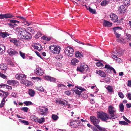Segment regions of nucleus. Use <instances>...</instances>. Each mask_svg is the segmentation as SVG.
Here are the masks:
<instances>
[{"label":"nucleus","instance_id":"nucleus-44","mask_svg":"<svg viewBox=\"0 0 131 131\" xmlns=\"http://www.w3.org/2000/svg\"><path fill=\"white\" fill-rule=\"evenodd\" d=\"M117 40L118 42L121 43H124L125 42L124 39L123 38L118 39Z\"/></svg>","mask_w":131,"mask_h":131},{"label":"nucleus","instance_id":"nucleus-62","mask_svg":"<svg viewBox=\"0 0 131 131\" xmlns=\"http://www.w3.org/2000/svg\"><path fill=\"white\" fill-rule=\"evenodd\" d=\"M58 87H59L61 88V89H65V86L64 85L62 84H59L58 85Z\"/></svg>","mask_w":131,"mask_h":131},{"label":"nucleus","instance_id":"nucleus-21","mask_svg":"<svg viewBox=\"0 0 131 131\" xmlns=\"http://www.w3.org/2000/svg\"><path fill=\"white\" fill-rule=\"evenodd\" d=\"M28 93L29 94L31 97L34 96L35 93L34 91L31 89H29Z\"/></svg>","mask_w":131,"mask_h":131},{"label":"nucleus","instance_id":"nucleus-12","mask_svg":"<svg viewBox=\"0 0 131 131\" xmlns=\"http://www.w3.org/2000/svg\"><path fill=\"white\" fill-rule=\"evenodd\" d=\"M7 52L9 54L10 56L18 54V53L14 50L11 48L9 49L7 51Z\"/></svg>","mask_w":131,"mask_h":131},{"label":"nucleus","instance_id":"nucleus-54","mask_svg":"<svg viewBox=\"0 0 131 131\" xmlns=\"http://www.w3.org/2000/svg\"><path fill=\"white\" fill-rule=\"evenodd\" d=\"M31 118L32 120H34L36 122L37 118L35 115H33L31 116Z\"/></svg>","mask_w":131,"mask_h":131},{"label":"nucleus","instance_id":"nucleus-25","mask_svg":"<svg viewBox=\"0 0 131 131\" xmlns=\"http://www.w3.org/2000/svg\"><path fill=\"white\" fill-rule=\"evenodd\" d=\"M59 102L60 104L63 105L64 106H66L68 103L67 101L65 100L59 101Z\"/></svg>","mask_w":131,"mask_h":131},{"label":"nucleus","instance_id":"nucleus-29","mask_svg":"<svg viewBox=\"0 0 131 131\" xmlns=\"http://www.w3.org/2000/svg\"><path fill=\"white\" fill-rule=\"evenodd\" d=\"M5 97H4L2 100V101L1 102L0 104V107L1 108L3 107L4 105H5Z\"/></svg>","mask_w":131,"mask_h":131},{"label":"nucleus","instance_id":"nucleus-59","mask_svg":"<svg viewBox=\"0 0 131 131\" xmlns=\"http://www.w3.org/2000/svg\"><path fill=\"white\" fill-rule=\"evenodd\" d=\"M119 96L121 98H123L124 97V95L121 92H119L118 93Z\"/></svg>","mask_w":131,"mask_h":131},{"label":"nucleus","instance_id":"nucleus-37","mask_svg":"<svg viewBox=\"0 0 131 131\" xmlns=\"http://www.w3.org/2000/svg\"><path fill=\"white\" fill-rule=\"evenodd\" d=\"M97 128L100 131H107L105 128L101 127L99 125L97 126Z\"/></svg>","mask_w":131,"mask_h":131},{"label":"nucleus","instance_id":"nucleus-60","mask_svg":"<svg viewBox=\"0 0 131 131\" xmlns=\"http://www.w3.org/2000/svg\"><path fill=\"white\" fill-rule=\"evenodd\" d=\"M11 95L13 97H16L17 96V93L15 92H13L11 94Z\"/></svg>","mask_w":131,"mask_h":131},{"label":"nucleus","instance_id":"nucleus-48","mask_svg":"<svg viewBox=\"0 0 131 131\" xmlns=\"http://www.w3.org/2000/svg\"><path fill=\"white\" fill-rule=\"evenodd\" d=\"M77 122V120H75L72 121L70 122V125L71 126H75V124H76V123Z\"/></svg>","mask_w":131,"mask_h":131},{"label":"nucleus","instance_id":"nucleus-7","mask_svg":"<svg viewBox=\"0 0 131 131\" xmlns=\"http://www.w3.org/2000/svg\"><path fill=\"white\" fill-rule=\"evenodd\" d=\"M40 114L42 115H45L48 112V109L47 108H39L38 110Z\"/></svg>","mask_w":131,"mask_h":131},{"label":"nucleus","instance_id":"nucleus-41","mask_svg":"<svg viewBox=\"0 0 131 131\" xmlns=\"http://www.w3.org/2000/svg\"><path fill=\"white\" fill-rule=\"evenodd\" d=\"M74 92L77 94L80 95L82 92V91H79L77 89H75L74 90Z\"/></svg>","mask_w":131,"mask_h":131},{"label":"nucleus","instance_id":"nucleus-22","mask_svg":"<svg viewBox=\"0 0 131 131\" xmlns=\"http://www.w3.org/2000/svg\"><path fill=\"white\" fill-rule=\"evenodd\" d=\"M21 82L27 86H29L31 83L30 81L25 80H23V81H22Z\"/></svg>","mask_w":131,"mask_h":131},{"label":"nucleus","instance_id":"nucleus-23","mask_svg":"<svg viewBox=\"0 0 131 131\" xmlns=\"http://www.w3.org/2000/svg\"><path fill=\"white\" fill-rule=\"evenodd\" d=\"M0 87H3L7 89L10 90L12 89V87L6 84H2L0 85Z\"/></svg>","mask_w":131,"mask_h":131},{"label":"nucleus","instance_id":"nucleus-8","mask_svg":"<svg viewBox=\"0 0 131 131\" xmlns=\"http://www.w3.org/2000/svg\"><path fill=\"white\" fill-rule=\"evenodd\" d=\"M35 71L36 74L39 76L42 75L44 73L43 70L39 67L37 68Z\"/></svg>","mask_w":131,"mask_h":131},{"label":"nucleus","instance_id":"nucleus-31","mask_svg":"<svg viewBox=\"0 0 131 131\" xmlns=\"http://www.w3.org/2000/svg\"><path fill=\"white\" fill-rule=\"evenodd\" d=\"M23 103L27 106L30 105H32L33 104L32 102L30 101H25Z\"/></svg>","mask_w":131,"mask_h":131},{"label":"nucleus","instance_id":"nucleus-4","mask_svg":"<svg viewBox=\"0 0 131 131\" xmlns=\"http://www.w3.org/2000/svg\"><path fill=\"white\" fill-rule=\"evenodd\" d=\"M15 30L18 32L21 39L22 38V36H23L26 33L25 30L20 27L16 28Z\"/></svg>","mask_w":131,"mask_h":131},{"label":"nucleus","instance_id":"nucleus-15","mask_svg":"<svg viewBox=\"0 0 131 131\" xmlns=\"http://www.w3.org/2000/svg\"><path fill=\"white\" fill-rule=\"evenodd\" d=\"M23 36H22V38H21V39H24L25 40L30 39L31 37V35H29V34L28 33H27L26 34H25V35Z\"/></svg>","mask_w":131,"mask_h":131},{"label":"nucleus","instance_id":"nucleus-20","mask_svg":"<svg viewBox=\"0 0 131 131\" xmlns=\"http://www.w3.org/2000/svg\"><path fill=\"white\" fill-rule=\"evenodd\" d=\"M111 67L109 65H106L105 67V68L107 69V70H106V72L108 73H111Z\"/></svg>","mask_w":131,"mask_h":131},{"label":"nucleus","instance_id":"nucleus-51","mask_svg":"<svg viewBox=\"0 0 131 131\" xmlns=\"http://www.w3.org/2000/svg\"><path fill=\"white\" fill-rule=\"evenodd\" d=\"M81 124H80V122L78 121L77 120V122L76 123V124H75V126H74V127L75 128H77L78 127V126L81 125Z\"/></svg>","mask_w":131,"mask_h":131},{"label":"nucleus","instance_id":"nucleus-24","mask_svg":"<svg viewBox=\"0 0 131 131\" xmlns=\"http://www.w3.org/2000/svg\"><path fill=\"white\" fill-rule=\"evenodd\" d=\"M126 9L124 6L123 5H121L118 9V11L121 13H124Z\"/></svg>","mask_w":131,"mask_h":131},{"label":"nucleus","instance_id":"nucleus-63","mask_svg":"<svg viewBox=\"0 0 131 131\" xmlns=\"http://www.w3.org/2000/svg\"><path fill=\"white\" fill-rule=\"evenodd\" d=\"M0 76L4 79H6L7 78V76L5 75L4 74L0 72Z\"/></svg>","mask_w":131,"mask_h":131},{"label":"nucleus","instance_id":"nucleus-49","mask_svg":"<svg viewBox=\"0 0 131 131\" xmlns=\"http://www.w3.org/2000/svg\"><path fill=\"white\" fill-rule=\"evenodd\" d=\"M52 118L54 120H57L58 118V116L57 115L52 114Z\"/></svg>","mask_w":131,"mask_h":131},{"label":"nucleus","instance_id":"nucleus-28","mask_svg":"<svg viewBox=\"0 0 131 131\" xmlns=\"http://www.w3.org/2000/svg\"><path fill=\"white\" fill-rule=\"evenodd\" d=\"M75 55L76 57L78 58H81L82 57V54L79 51L76 52Z\"/></svg>","mask_w":131,"mask_h":131},{"label":"nucleus","instance_id":"nucleus-57","mask_svg":"<svg viewBox=\"0 0 131 131\" xmlns=\"http://www.w3.org/2000/svg\"><path fill=\"white\" fill-rule=\"evenodd\" d=\"M28 108L27 107H24L21 108V109L23 110L24 112H27L28 110Z\"/></svg>","mask_w":131,"mask_h":131},{"label":"nucleus","instance_id":"nucleus-17","mask_svg":"<svg viewBox=\"0 0 131 131\" xmlns=\"http://www.w3.org/2000/svg\"><path fill=\"white\" fill-rule=\"evenodd\" d=\"M103 24L105 26L109 27L112 25V24L107 21L104 20L103 22Z\"/></svg>","mask_w":131,"mask_h":131},{"label":"nucleus","instance_id":"nucleus-61","mask_svg":"<svg viewBox=\"0 0 131 131\" xmlns=\"http://www.w3.org/2000/svg\"><path fill=\"white\" fill-rule=\"evenodd\" d=\"M19 53L20 55L23 59H24L25 58V53H23L20 51L19 52Z\"/></svg>","mask_w":131,"mask_h":131},{"label":"nucleus","instance_id":"nucleus-34","mask_svg":"<svg viewBox=\"0 0 131 131\" xmlns=\"http://www.w3.org/2000/svg\"><path fill=\"white\" fill-rule=\"evenodd\" d=\"M110 78L108 77H107L106 78H104L103 79V81H102V80H100V81L101 82H107L109 81Z\"/></svg>","mask_w":131,"mask_h":131},{"label":"nucleus","instance_id":"nucleus-47","mask_svg":"<svg viewBox=\"0 0 131 131\" xmlns=\"http://www.w3.org/2000/svg\"><path fill=\"white\" fill-rule=\"evenodd\" d=\"M10 22L11 23L14 24L15 26L17 25L16 24H18L19 22V21L13 20H10Z\"/></svg>","mask_w":131,"mask_h":131},{"label":"nucleus","instance_id":"nucleus-26","mask_svg":"<svg viewBox=\"0 0 131 131\" xmlns=\"http://www.w3.org/2000/svg\"><path fill=\"white\" fill-rule=\"evenodd\" d=\"M10 42H13L14 44L16 45L17 46L18 45V43L19 42V40L17 39H11L10 40Z\"/></svg>","mask_w":131,"mask_h":131},{"label":"nucleus","instance_id":"nucleus-55","mask_svg":"<svg viewBox=\"0 0 131 131\" xmlns=\"http://www.w3.org/2000/svg\"><path fill=\"white\" fill-rule=\"evenodd\" d=\"M32 79L34 80H37L38 81L39 80H40V81H41V80H42V79L39 77H32Z\"/></svg>","mask_w":131,"mask_h":131},{"label":"nucleus","instance_id":"nucleus-18","mask_svg":"<svg viewBox=\"0 0 131 131\" xmlns=\"http://www.w3.org/2000/svg\"><path fill=\"white\" fill-rule=\"evenodd\" d=\"M79 61L77 59L75 58H73L71 60V63L72 65L75 66L76 65V63H78Z\"/></svg>","mask_w":131,"mask_h":131},{"label":"nucleus","instance_id":"nucleus-36","mask_svg":"<svg viewBox=\"0 0 131 131\" xmlns=\"http://www.w3.org/2000/svg\"><path fill=\"white\" fill-rule=\"evenodd\" d=\"M0 35L2 36L3 38H4L9 36V34L7 32L1 33L0 34Z\"/></svg>","mask_w":131,"mask_h":131},{"label":"nucleus","instance_id":"nucleus-39","mask_svg":"<svg viewBox=\"0 0 131 131\" xmlns=\"http://www.w3.org/2000/svg\"><path fill=\"white\" fill-rule=\"evenodd\" d=\"M19 121L20 122L22 123L25 125H27L29 124L28 122L27 121L21 120V119H19Z\"/></svg>","mask_w":131,"mask_h":131},{"label":"nucleus","instance_id":"nucleus-56","mask_svg":"<svg viewBox=\"0 0 131 131\" xmlns=\"http://www.w3.org/2000/svg\"><path fill=\"white\" fill-rule=\"evenodd\" d=\"M96 65L97 66H103V64L102 63L98 62L96 63Z\"/></svg>","mask_w":131,"mask_h":131},{"label":"nucleus","instance_id":"nucleus-43","mask_svg":"<svg viewBox=\"0 0 131 131\" xmlns=\"http://www.w3.org/2000/svg\"><path fill=\"white\" fill-rule=\"evenodd\" d=\"M36 89L41 92H43L44 91L43 87L41 86L40 87H36Z\"/></svg>","mask_w":131,"mask_h":131},{"label":"nucleus","instance_id":"nucleus-3","mask_svg":"<svg viewBox=\"0 0 131 131\" xmlns=\"http://www.w3.org/2000/svg\"><path fill=\"white\" fill-rule=\"evenodd\" d=\"M64 52L68 56L71 57L73 55L74 50L72 47H68L66 48Z\"/></svg>","mask_w":131,"mask_h":131},{"label":"nucleus","instance_id":"nucleus-58","mask_svg":"<svg viewBox=\"0 0 131 131\" xmlns=\"http://www.w3.org/2000/svg\"><path fill=\"white\" fill-rule=\"evenodd\" d=\"M21 74H17L15 76L16 78L17 79H19L21 78Z\"/></svg>","mask_w":131,"mask_h":131},{"label":"nucleus","instance_id":"nucleus-53","mask_svg":"<svg viewBox=\"0 0 131 131\" xmlns=\"http://www.w3.org/2000/svg\"><path fill=\"white\" fill-rule=\"evenodd\" d=\"M0 91L4 93L5 94V95L4 94V97H5V98L7 96L9 95V93L8 92H5L4 91H3L1 90H0Z\"/></svg>","mask_w":131,"mask_h":131},{"label":"nucleus","instance_id":"nucleus-13","mask_svg":"<svg viewBox=\"0 0 131 131\" xmlns=\"http://www.w3.org/2000/svg\"><path fill=\"white\" fill-rule=\"evenodd\" d=\"M96 73L102 77H105L106 76V74L104 72L101 70H99L97 71Z\"/></svg>","mask_w":131,"mask_h":131},{"label":"nucleus","instance_id":"nucleus-50","mask_svg":"<svg viewBox=\"0 0 131 131\" xmlns=\"http://www.w3.org/2000/svg\"><path fill=\"white\" fill-rule=\"evenodd\" d=\"M44 40H46L47 41H49L50 40L51 38L49 37H46L45 36H43L41 37Z\"/></svg>","mask_w":131,"mask_h":131},{"label":"nucleus","instance_id":"nucleus-32","mask_svg":"<svg viewBox=\"0 0 131 131\" xmlns=\"http://www.w3.org/2000/svg\"><path fill=\"white\" fill-rule=\"evenodd\" d=\"M130 3V0H125L123 2V4L126 6H129Z\"/></svg>","mask_w":131,"mask_h":131},{"label":"nucleus","instance_id":"nucleus-6","mask_svg":"<svg viewBox=\"0 0 131 131\" xmlns=\"http://www.w3.org/2000/svg\"><path fill=\"white\" fill-rule=\"evenodd\" d=\"M90 118L91 121L97 128V126L99 125L97 124L99 123L100 120L97 117L94 116H91Z\"/></svg>","mask_w":131,"mask_h":131},{"label":"nucleus","instance_id":"nucleus-19","mask_svg":"<svg viewBox=\"0 0 131 131\" xmlns=\"http://www.w3.org/2000/svg\"><path fill=\"white\" fill-rule=\"evenodd\" d=\"M105 88L109 92L111 93L113 91V87L111 86L106 85L105 86Z\"/></svg>","mask_w":131,"mask_h":131},{"label":"nucleus","instance_id":"nucleus-45","mask_svg":"<svg viewBox=\"0 0 131 131\" xmlns=\"http://www.w3.org/2000/svg\"><path fill=\"white\" fill-rule=\"evenodd\" d=\"M119 107L120 111L123 112L124 110V106L122 103L120 104L119 105Z\"/></svg>","mask_w":131,"mask_h":131},{"label":"nucleus","instance_id":"nucleus-33","mask_svg":"<svg viewBox=\"0 0 131 131\" xmlns=\"http://www.w3.org/2000/svg\"><path fill=\"white\" fill-rule=\"evenodd\" d=\"M87 9L92 14H95L96 13V10L95 9H93L89 7Z\"/></svg>","mask_w":131,"mask_h":131},{"label":"nucleus","instance_id":"nucleus-10","mask_svg":"<svg viewBox=\"0 0 131 131\" xmlns=\"http://www.w3.org/2000/svg\"><path fill=\"white\" fill-rule=\"evenodd\" d=\"M110 16L111 18V20L113 22H115L118 21V16L112 13L110 15Z\"/></svg>","mask_w":131,"mask_h":131},{"label":"nucleus","instance_id":"nucleus-30","mask_svg":"<svg viewBox=\"0 0 131 131\" xmlns=\"http://www.w3.org/2000/svg\"><path fill=\"white\" fill-rule=\"evenodd\" d=\"M121 30V28L118 27H115L113 28V30L114 33L118 32L119 30Z\"/></svg>","mask_w":131,"mask_h":131},{"label":"nucleus","instance_id":"nucleus-40","mask_svg":"<svg viewBox=\"0 0 131 131\" xmlns=\"http://www.w3.org/2000/svg\"><path fill=\"white\" fill-rule=\"evenodd\" d=\"M4 18H10L13 17L12 15L8 14H4Z\"/></svg>","mask_w":131,"mask_h":131},{"label":"nucleus","instance_id":"nucleus-64","mask_svg":"<svg viewBox=\"0 0 131 131\" xmlns=\"http://www.w3.org/2000/svg\"><path fill=\"white\" fill-rule=\"evenodd\" d=\"M122 117L124 120L126 121L127 122L129 123H130V121L127 119L124 116H122Z\"/></svg>","mask_w":131,"mask_h":131},{"label":"nucleus","instance_id":"nucleus-2","mask_svg":"<svg viewBox=\"0 0 131 131\" xmlns=\"http://www.w3.org/2000/svg\"><path fill=\"white\" fill-rule=\"evenodd\" d=\"M50 50L54 53L58 54L60 52V48L59 46L56 45H51L49 47Z\"/></svg>","mask_w":131,"mask_h":131},{"label":"nucleus","instance_id":"nucleus-11","mask_svg":"<svg viewBox=\"0 0 131 131\" xmlns=\"http://www.w3.org/2000/svg\"><path fill=\"white\" fill-rule=\"evenodd\" d=\"M26 33L29 34H31V33H34V29L31 27H28L25 29Z\"/></svg>","mask_w":131,"mask_h":131},{"label":"nucleus","instance_id":"nucleus-1","mask_svg":"<svg viewBox=\"0 0 131 131\" xmlns=\"http://www.w3.org/2000/svg\"><path fill=\"white\" fill-rule=\"evenodd\" d=\"M108 111L109 113L110 114V116L106 113L102 111L98 112V118L103 121H106L109 118L111 119H114L117 117V116L115 113V110L114 107L111 106H109Z\"/></svg>","mask_w":131,"mask_h":131},{"label":"nucleus","instance_id":"nucleus-46","mask_svg":"<svg viewBox=\"0 0 131 131\" xmlns=\"http://www.w3.org/2000/svg\"><path fill=\"white\" fill-rule=\"evenodd\" d=\"M119 123L120 124L122 125H127L128 124V123L125 121H119Z\"/></svg>","mask_w":131,"mask_h":131},{"label":"nucleus","instance_id":"nucleus-27","mask_svg":"<svg viewBox=\"0 0 131 131\" xmlns=\"http://www.w3.org/2000/svg\"><path fill=\"white\" fill-rule=\"evenodd\" d=\"M109 2V1L104 0L101 3V5L102 6H104L108 4Z\"/></svg>","mask_w":131,"mask_h":131},{"label":"nucleus","instance_id":"nucleus-9","mask_svg":"<svg viewBox=\"0 0 131 131\" xmlns=\"http://www.w3.org/2000/svg\"><path fill=\"white\" fill-rule=\"evenodd\" d=\"M87 67V66L84 64H81L79 67H78L77 68V70L81 72H82Z\"/></svg>","mask_w":131,"mask_h":131},{"label":"nucleus","instance_id":"nucleus-52","mask_svg":"<svg viewBox=\"0 0 131 131\" xmlns=\"http://www.w3.org/2000/svg\"><path fill=\"white\" fill-rule=\"evenodd\" d=\"M41 34L40 32H38L37 33L35 37L36 39H38V38L41 37Z\"/></svg>","mask_w":131,"mask_h":131},{"label":"nucleus","instance_id":"nucleus-16","mask_svg":"<svg viewBox=\"0 0 131 131\" xmlns=\"http://www.w3.org/2000/svg\"><path fill=\"white\" fill-rule=\"evenodd\" d=\"M6 48L5 46L3 45H0V54L4 52L5 51Z\"/></svg>","mask_w":131,"mask_h":131},{"label":"nucleus","instance_id":"nucleus-5","mask_svg":"<svg viewBox=\"0 0 131 131\" xmlns=\"http://www.w3.org/2000/svg\"><path fill=\"white\" fill-rule=\"evenodd\" d=\"M43 78L44 80L50 82L56 83L57 82L56 79L55 78L49 76H44Z\"/></svg>","mask_w":131,"mask_h":131},{"label":"nucleus","instance_id":"nucleus-38","mask_svg":"<svg viewBox=\"0 0 131 131\" xmlns=\"http://www.w3.org/2000/svg\"><path fill=\"white\" fill-rule=\"evenodd\" d=\"M0 67L1 69L3 70H5L7 68V67L6 66L3 64H1Z\"/></svg>","mask_w":131,"mask_h":131},{"label":"nucleus","instance_id":"nucleus-14","mask_svg":"<svg viewBox=\"0 0 131 131\" xmlns=\"http://www.w3.org/2000/svg\"><path fill=\"white\" fill-rule=\"evenodd\" d=\"M38 45L40 47V48L39 49V47L36 44H33L32 46L35 49L38 50L39 51H40L42 49V47L40 45Z\"/></svg>","mask_w":131,"mask_h":131},{"label":"nucleus","instance_id":"nucleus-35","mask_svg":"<svg viewBox=\"0 0 131 131\" xmlns=\"http://www.w3.org/2000/svg\"><path fill=\"white\" fill-rule=\"evenodd\" d=\"M45 121L44 118H41L40 119H38L37 118V120L36 121V122H38L40 123H41L44 122Z\"/></svg>","mask_w":131,"mask_h":131},{"label":"nucleus","instance_id":"nucleus-42","mask_svg":"<svg viewBox=\"0 0 131 131\" xmlns=\"http://www.w3.org/2000/svg\"><path fill=\"white\" fill-rule=\"evenodd\" d=\"M19 83L18 81L16 80H13L12 85L14 86H17L19 85Z\"/></svg>","mask_w":131,"mask_h":131}]
</instances>
